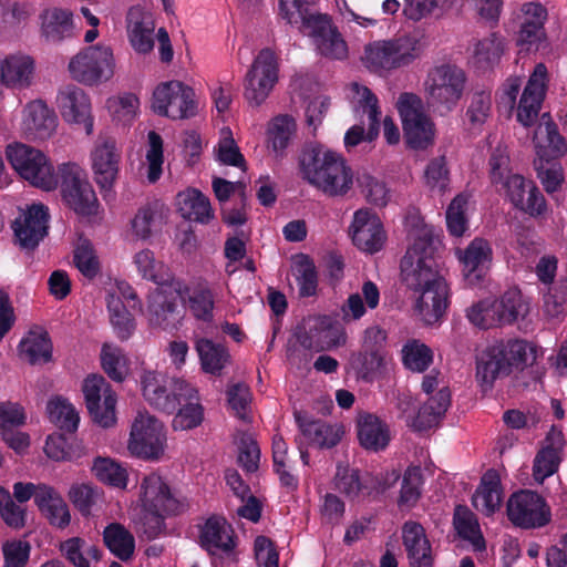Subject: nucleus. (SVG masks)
<instances>
[{
  "label": "nucleus",
  "mask_w": 567,
  "mask_h": 567,
  "mask_svg": "<svg viewBox=\"0 0 567 567\" xmlns=\"http://www.w3.org/2000/svg\"><path fill=\"white\" fill-rule=\"evenodd\" d=\"M402 543L411 567H432V549L424 527L414 520L402 526Z\"/></svg>",
  "instance_id": "31"
},
{
  "label": "nucleus",
  "mask_w": 567,
  "mask_h": 567,
  "mask_svg": "<svg viewBox=\"0 0 567 567\" xmlns=\"http://www.w3.org/2000/svg\"><path fill=\"white\" fill-rule=\"evenodd\" d=\"M278 6L280 18L305 35L323 16L307 0H279Z\"/></svg>",
  "instance_id": "35"
},
{
  "label": "nucleus",
  "mask_w": 567,
  "mask_h": 567,
  "mask_svg": "<svg viewBox=\"0 0 567 567\" xmlns=\"http://www.w3.org/2000/svg\"><path fill=\"white\" fill-rule=\"evenodd\" d=\"M186 292L188 287L179 279L158 285L147 299L146 317L150 324L164 330L176 328L181 318L177 301Z\"/></svg>",
  "instance_id": "8"
},
{
  "label": "nucleus",
  "mask_w": 567,
  "mask_h": 567,
  "mask_svg": "<svg viewBox=\"0 0 567 567\" xmlns=\"http://www.w3.org/2000/svg\"><path fill=\"white\" fill-rule=\"evenodd\" d=\"M114 69L113 51L103 44L82 50L69 63L72 78L86 85L109 81L114 74Z\"/></svg>",
  "instance_id": "9"
},
{
  "label": "nucleus",
  "mask_w": 567,
  "mask_h": 567,
  "mask_svg": "<svg viewBox=\"0 0 567 567\" xmlns=\"http://www.w3.org/2000/svg\"><path fill=\"white\" fill-rule=\"evenodd\" d=\"M41 37L48 43H60L74 35L72 12L61 8H49L41 16Z\"/></svg>",
  "instance_id": "32"
},
{
  "label": "nucleus",
  "mask_w": 567,
  "mask_h": 567,
  "mask_svg": "<svg viewBox=\"0 0 567 567\" xmlns=\"http://www.w3.org/2000/svg\"><path fill=\"white\" fill-rule=\"evenodd\" d=\"M165 440L163 424L157 419L138 414L131 427L128 450L138 457L157 460L164 452Z\"/></svg>",
  "instance_id": "16"
},
{
  "label": "nucleus",
  "mask_w": 567,
  "mask_h": 567,
  "mask_svg": "<svg viewBox=\"0 0 567 567\" xmlns=\"http://www.w3.org/2000/svg\"><path fill=\"white\" fill-rule=\"evenodd\" d=\"M196 350L206 373L220 375L223 369L230 363L228 350L223 344L215 343L209 339H199L196 342Z\"/></svg>",
  "instance_id": "43"
},
{
  "label": "nucleus",
  "mask_w": 567,
  "mask_h": 567,
  "mask_svg": "<svg viewBox=\"0 0 567 567\" xmlns=\"http://www.w3.org/2000/svg\"><path fill=\"white\" fill-rule=\"evenodd\" d=\"M188 305L197 319L209 321L213 318L215 305L214 292L206 284H198L188 296Z\"/></svg>",
  "instance_id": "59"
},
{
  "label": "nucleus",
  "mask_w": 567,
  "mask_h": 567,
  "mask_svg": "<svg viewBox=\"0 0 567 567\" xmlns=\"http://www.w3.org/2000/svg\"><path fill=\"white\" fill-rule=\"evenodd\" d=\"M6 155L16 172L32 186L52 190L58 186V176L44 153L23 143H12Z\"/></svg>",
  "instance_id": "4"
},
{
  "label": "nucleus",
  "mask_w": 567,
  "mask_h": 567,
  "mask_svg": "<svg viewBox=\"0 0 567 567\" xmlns=\"http://www.w3.org/2000/svg\"><path fill=\"white\" fill-rule=\"evenodd\" d=\"M303 178L328 197H343L353 185V172L346 159L320 146L303 150L300 157Z\"/></svg>",
  "instance_id": "2"
},
{
  "label": "nucleus",
  "mask_w": 567,
  "mask_h": 567,
  "mask_svg": "<svg viewBox=\"0 0 567 567\" xmlns=\"http://www.w3.org/2000/svg\"><path fill=\"white\" fill-rule=\"evenodd\" d=\"M501 184L506 188L507 196L515 207L530 216L545 213V197L532 181H526L522 175L512 174Z\"/></svg>",
  "instance_id": "25"
},
{
  "label": "nucleus",
  "mask_w": 567,
  "mask_h": 567,
  "mask_svg": "<svg viewBox=\"0 0 567 567\" xmlns=\"http://www.w3.org/2000/svg\"><path fill=\"white\" fill-rule=\"evenodd\" d=\"M358 184L369 203L379 207L388 204L389 190L382 181L368 173H362L358 176Z\"/></svg>",
  "instance_id": "64"
},
{
  "label": "nucleus",
  "mask_w": 567,
  "mask_h": 567,
  "mask_svg": "<svg viewBox=\"0 0 567 567\" xmlns=\"http://www.w3.org/2000/svg\"><path fill=\"white\" fill-rule=\"evenodd\" d=\"M419 56L417 41L408 35L375 41L365 47L363 61L373 72L391 71L412 63Z\"/></svg>",
  "instance_id": "6"
},
{
  "label": "nucleus",
  "mask_w": 567,
  "mask_h": 567,
  "mask_svg": "<svg viewBox=\"0 0 567 567\" xmlns=\"http://www.w3.org/2000/svg\"><path fill=\"white\" fill-rule=\"evenodd\" d=\"M504 52L503 38L493 32L474 43L473 62L478 69H488L498 63Z\"/></svg>",
  "instance_id": "46"
},
{
  "label": "nucleus",
  "mask_w": 567,
  "mask_h": 567,
  "mask_svg": "<svg viewBox=\"0 0 567 567\" xmlns=\"http://www.w3.org/2000/svg\"><path fill=\"white\" fill-rule=\"evenodd\" d=\"M47 411L51 422L69 433L76 431L80 416L74 406L62 398H55L48 402Z\"/></svg>",
  "instance_id": "55"
},
{
  "label": "nucleus",
  "mask_w": 567,
  "mask_h": 567,
  "mask_svg": "<svg viewBox=\"0 0 567 567\" xmlns=\"http://www.w3.org/2000/svg\"><path fill=\"white\" fill-rule=\"evenodd\" d=\"M56 125L54 111L43 101H32L24 107L22 130L28 138L47 140L55 132Z\"/></svg>",
  "instance_id": "29"
},
{
  "label": "nucleus",
  "mask_w": 567,
  "mask_h": 567,
  "mask_svg": "<svg viewBox=\"0 0 567 567\" xmlns=\"http://www.w3.org/2000/svg\"><path fill=\"white\" fill-rule=\"evenodd\" d=\"M141 501L145 511L177 515L185 505L171 492L166 482L156 473L145 476L141 484Z\"/></svg>",
  "instance_id": "21"
},
{
  "label": "nucleus",
  "mask_w": 567,
  "mask_h": 567,
  "mask_svg": "<svg viewBox=\"0 0 567 567\" xmlns=\"http://www.w3.org/2000/svg\"><path fill=\"white\" fill-rule=\"evenodd\" d=\"M164 384H173L176 390L184 391L182 394L186 399L195 395V388L187 381L178 378H172L159 371H144L141 375L142 393L146 401H156V391Z\"/></svg>",
  "instance_id": "42"
},
{
  "label": "nucleus",
  "mask_w": 567,
  "mask_h": 567,
  "mask_svg": "<svg viewBox=\"0 0 567 567\" xmlns=\"http://www.w3.org/2000/svg\"><path fill=\"white\" fill-rule=\"evenodd\" d=\"M295 337L308 351L321 352L337 346L336 331L327 317H310L298 326Z\"/></svg>",
  "instance_id": "27"
},
{
  "label": "nucleus",
  "mask_w": 567,
  "mask_h": 567,
  "mask_svg": "<svg viewBox=\"0 0 567 567\" xmlns=\"http://www.w3.org/2000/svg\"><path fill=\"white\" fill-rule=\"evenodd\" d=\"M496 307L502 324H511L518 319H524L529 312V306L517 289H509L503 293L499 300L496 299Z\"/></svg>",
  "instance_id": "50"
},
{
  "label": "nucleus",
  "mask_w": 567,
  "mask_h": 567,
  "mask_svg": "<svg viewBox=\"0 0 567 567\" xmlns=\"http://www.w3.org/2000/svg\"><path fill=\"white\" fill-rule=\"evenodd\" d=\"M152 109L172 120H184L197 112L194 90L179 81L159 84L153 93Z\"/></svg>",
  "instance_id": "14"
},
{
  "label": "nucleus",
  "mask_w": 567,
  "mask_h": 567,
  "mask_svg": "<svg viewBox=\"0 0 567 567\" xmlns=\"http://www.w3.org/2000/svg\"><path fill=\"white\" fill-rule=\"evenodd\" d=\"M466 83L464 71L451 64L433 68L424 82L429 103L437 109L451 111L461 100Z\"/></svg>",
  "instance_id": "7"
},
{
  "label": "nucleus",
  "mask_w": 567,
  "mask_h": 567,
  "mask_svg": "<svg viewBox=\"0 0 567 567\" xmlns=\"http://www.w3.org/2000/svg\"><path fill=\"white\" fill-rule=\"evenodd\" d=\"M546 136L547 143V155L550 158H559L567 153V142L565 138L558 133L557 125L551 122L549 115L544 114L542 116V122L539 123L535 137Z\"/></svg>",
  "instance_id": "60"
},
{
  "label": "nucleus",
  "mask_w": 567,
  "mask_h": 567,
  "mask_svg": "<svg viewBox=\"0 0 567 567\" xmlns=\"http://www.w3.org/2000/svg\"><path fill=\"white\" fill-rule=\"evenodd\" d=\"M56 103L66 122L83 125L87 134L93 132L91 102L82 89L75 85L62 87L58 93Z\"/></svg>",
  "instance_id": "24"
},
{
  "label": "nucleus",
  "mask_w": 567,
  "mask_h": 567,
  "mask_svg": "<svg viewBox=\"0 0 567 567\" xmlns=\"http://www.w3.org/2000/svg\"><path fill=\"white\" fill-rule=\"evenodd\" d=\"M451 404L449 388H441L431 396L413 415L415 410L413 398L406 392H400L396 396V409L405 417L406 424L415 431H426L436 426Z\"/></svg>",
  "instance_id": "13"
},
{
  "label": "nucleus",
  "mask_w": 567,
  "mask_h": 567,
  "mask_svg": "<svg viewBox=\"0 0 567 567\" xmlns=\"http://www.w3.org/2000/svg\"><path fill=\"white\" fill-rule=\"evenodd\" d=\"M134 264L141 276L146 280L153 281L156 286L168 282L171 279H176L162 270L164 268L163 265L155 260L154 254L150 249L138 251L134 256Z\"/></svg>",
  "instance_id": "58"
},
{
  "label": "nucleus",
  "mask_w": 567,
  "mask_h": 567,
  "mask_svg": "<svg viewBox=\"0 0 567 567\" xmlns=\"http://www.w3.org/2000/svg\"><path fill=\"white\" fill-rule=\"evenodd\" d=\"M547 81V68L544 63L536 64L519 100L517 121L524 126L534 124L543 102Z\"/></svg>",
  "instance_id": "26"
},
{
  "label": "nucleus",
  "mask_w": 567,
  "mask_h": 567,
  "mask_svg": "<svg viewBox=\"0 0 567 567\" xmlns=\"http://www.w3.org/2000/svg\"><path fill=\"white\" fill-rule=\"evenodd\" d=\"M503 501L501 477L497 471L488 470L472 497L473 506L485 515H492L499 509Z\"/></svg>",
  "instance_id": "36"
},
{
  "label": "nucleus",
  "mask_w": 567,
  "mask_h": 567,
  "mask_svg": "<svg viewBox=\"0 0 567 567\" xmlns=\"http://www.w3.org/2000/svg\"><path fill=\"white\" fill-rule=\"evenodd\" d=\"M293 275L299 285V295L301 297H311L316 295L318 275L316 266L309 256L303 254L296 256L293 262Z\"/></svg>",
  "instance_id": "56"
},
{
  "label": "nucleus",
  "mask_w": 567,
  "mask_h": 567,
  "mask_svg": "<svg viewBox=\"0 0 567 567\" xmlns=\"http://www.w3.org/2000/svg\"><path fill=\"white\" fill-rule=\"evenodd\" d=\"M351 234L353 244L369 254L379 251L385 241L380 218L369 209H359L354 213Z\"/></svg>",
  "instance_id": "23"
},
{
  "label": "nucleus",
  "mask_w": 567,
  "mask_h": 567,
  "mask_svg": "<svg viewBox=\"0 0 567 567\" xmlns=\"http://www.w3.org/2000/svg\"><path fill=\"white\" fill-rule=\"evenodd\" d=\"M101 363L107 377L115 382H123L128 374V359L123 350L116 346L103 344Z\"/></svg>",
  "instance_id": "51"
},
{
  "label": "nucleus",
  "mask_w": 567,
  "mask_h": 567,
  "mask_svg": "<svg viewBox=\"0 0 567 567\" xmlns=\"http://www.w3.org/2000/svg\"><path fill=\"white\" fill-rule=\"evenodd\" d=\"M56 176L62 200L70 209L81 216L96 213L99 200L84 169L75 163H63Z\"/></svg>",
  "instance_id": "5"
},
{
  "label": "nucleus",
  "mask_w": 567,
  "mask_h": 567,
  "mask_svg": "<svg viewBox=\"0 0 567 567\" xmlns=\"http://www.w3.org/2000/svg\"><path fill=\"white\" fill-rule=\"evenodd\" d=\"M121 154L114 140L99 137L92 151L95 181L102 189H111L118 173Z\"/></svg>",
  "instance_id": "28"
},
{
  "label": "nucleus",
  "mask_w": 567,
  "mask_h": 567,
  "mask_svg": "<svg viewBox=\"0 0 567 567\" xmlns=\"http://www.w3.org/2000/svg\"><path fill=\"white\" fill-rule=\"evenodd\" d=\"M453 525L460 537L471 542L477 549L484 547V539L480 530L477 518L466 506H456Z\"/></svg>",
  "instance_id": "48"
},
{
  "label": "nucleus",
  "mask_w": 567,
  "mask_h": 567,
  "mask_svg": "<svg viewBox=\"0 0 567 567\" xmlns=\"http://www.w3.org/2000/svg\"><path fill=\"white\" fill-rule=\"evenodd\" d=\"M402 361L413 372H424L433 362V352L419 340H410L402 348Z\"/></svg>",
  "instance_id": "57"
},
{
  "label": "nucleus",
  "mask_w": 567,
  "mask_h": 567,
  "mask_svg": "<svg viewBox=\"0 0 567 567\" xmlns=\"http://www.w3.org/2000/svg\"><path fill=\"white\" fill-rule=\"evenodd\" d=\"M466 317L472 324L480 329H489L502 324L496 299L486 298L473 303L466 310Z\"/></svg>",
  "instance_id": "53"
},
{
  "label": "nucleus",
  "mask_w": 567,
  "mask_h": 567,
  "mask_svg": "<svg viewBox=\"0 0 567 567\" xmlns=\"http://www.w3.org/2000/svg\"><path fill=\"white\" fill-rule=\"evenodd\" d=\"M507 516L516 526L534 528L548 523L549 511L543 497L536 492L519 491L507 502Z\"/></svg>",
  "instance_id": "18"
},
{
  "label": "nucleus",
  "mask_w": 567,
  "mask_h": 567,
  "mask_svg": "<svg viewBox=\"0 0 567 567\" xmlns=\"http://www.w3.org/2000/svg\"><path fill=\"white\" fill-rule=\"evenodd\" d=\"M175 412L176 414L172 421V426L175 431L192 430L200 425L204 419V409L199 403L196 389L195 395L184 399L182 405Z\"/></svg>",
  "instance_id": "52"
},
{
  "label": "nucleus",
  "mask_w": 567,
  "mask_h": 567,
  "mask_svg": "<svg viewBox=\"0 0 567 567\" xmlns=\"http://www.w3.org/2000/svg\"><path fill=\"white\" fill-rule=\"evenodd\" d=\"M178 206L182 216L188 220L208 223L213 217L209 199L197 189L179 193Z\"/></svg>",
  "instance_id": "45"
},
{
  "label": "nucleus",
  "mask_w": 567,
  "mask_h": 567,
  "mask_svg": "<svg viewBox=\"0 0 567 567\" xmlns=\"http://www.w3.org/2000/svg\"><path fill=\"white\" fill-rule=\"evenodd\" d=\"M402 118L406 143L414 150H424L433 143L434 125L422 110L421 99L413 93H402L396 102Z\"/></svg>",
  "instance_id": "10"
},
{
  "label": "nucleus",
  "mask_w": 567,
  "mask_h": 567,
  "mask_svg": "<svg viewBox=\"0 0 567 567\" xmlns=\"http://www.w3.org/2000/svg\"><path fill=\"white\" fill-rule=\"evenodd\" d=\"M370 481L368 476L362 477L358 470L339 464L337 466L333 484L337 491L354 499L361 495L371 494V487L369 486Z\"/></svg>",
  "instance_id": "44"
},
{
  "label": "nucleus",
  "mask_w": 567,
  "mask_h": 567,
  "mask_svg": "<svg viewBox=\"0 0 567 567\" xmlns=\"http://www.w3.org/2000/svg\"><path fill=\"white\" fill-rule=\"evenodd\" d=\"M522 13L515 39L519 52L550 54L553 50L545 30L547 10L539 3L528 2L523 4Z\"/></svg>",
  "instance_id": "15"
},
{
  "label": "nucleus",
  "mask_w": 567,
  "mask_h": 567,
  "mask_svg": "<svg viewBox=\"0 0 567 567\" xmlns=\"http://www.w3.org/2000/svg\"><path fill=\"white\" fill-rule=\"evenodd\" d=\"M422 473L419 466L408 467L403 475L399 505L412 507L421 496Z\"/></svg>",
  "instance_id": "62"
},
{
  "label": "nucleus",
  "mask_w": 567,
  "mask_h": 567,
  "mask_svg": "<svg viewBox=\"0 0 567 567\" xmlns=\"http://www.w3.org/2000/svg\"><path fill=\"white\" fill-rule=\"evenodd\" d=\"M92 470L102 483L124 488L126 486L127 473L124 467L109 457H97Z\"/></svg>",
  "instance_id": "61"
},
{
  "label": "nucleus",
  "mask_w": 567,
  "mask_h": 567,
  "mask_svg": "<svg viewBox=\"0 0 567 567\" xmlns=\"http://www.w3.org/2000/svg\"><path fill=\"white\" fill-rule=\"evenodd\" d=\"M103 542L110 551L122 561L130 560L134 555L135 538L120 523H111L104 528Z\"/></svg>",
  "instance_id": "41"
},
{
  "label": "nucleus",
  "mask_w": 567,
  "mask_h": 567,
  "mask_svg": "<svg viewBox=\"0 0 567 567\" xmlns=\"http://www.w3.org/2000/svg\"><path fill=\"white\" fill-rule=\"evenodd\" d=\"M296 133V122L289 115L275 117L268 127V142L272 151L282 156Z\"/></svg>",
  "instance_id": "49"
},
{
  "label": "nucleus",
  "mask_w": 567,
  "mask_h": 567,
  "mask_svg": "<svg viewBox=\"0 0 567 567\" xmlns=\"http://www.w3.org/2000/svg\"><path fill=\"white\" fill-rule=\"evenodd\" d=\"M536 360V350L524 340L499 341L487 347L476 358V381L483 392L492 390L495 381L523 370Z\"/></svg>",
  "instance_id": "3"
},
{
  "label": "nucleus",
  "mask_w": 567,
  "mask_h": 567,
  "mask_svg": "<svg viewBox=\"0 0 567 567\" xmlns=\"http://www.w3.org/2000/svg\"><path fill=\"white\" fill-rule=\"evenodd\" d=\"M306 35L312 39L319 53L326 58L341 60L348 54L346 41L327 14L319 18Z\"/></svg>",
  "instance_id": "30"
},
{
  "label": "nucleus",
  "mask_w": 567,
  "mask_h": 567,
  "mask_svg": "<svg viewBox=\"0 0 567 567\" xmlns=\"http://www.w3.org/2000/svg\"><path fill=\"white\" fill-rule=\"evenodd\" d=\"M34 71L33 60L25 54H11L0 63V82L7 87L24 89L30 86Z\"/></svg>",
  "instance_id": "33"
},
{
  "label": "nucleus",
  "mask_w": 567,
  "mask_h": 567,
  "mask_svg": "<svg viewBox=\"0 0 567 567\" xmlns=\"http://www.w3.org/2000/svg\"><path fill=\"white\" fill-rule=\"evenodd\" d=\"M426 243L416 240L401 260V277L405 286L420 292L415 312L425 324H434L449 306V286L436 260L426 252Z\"/></svg>",
  "instance_id": "1"
},
{
  "label": "nucleus",
  "mask_w": 567,
  "mask_h": 567,
  "mask_svg": "<svg viewBox=\"0 0 567 567\" xmlns=\"http://www.w3.org/2000/svg\"><path fill=\"white\" fill-rule=\"evenodd\" d=\"M19 355L32 365L44 364L52 359V342L44 330H30L20 341Z\"/></svg>",
  "instance_id": "38"
},
{
  "label": "nucleus",
  "mask_w": 567,
  "mask_h": 567,
  "mask_svg": "<svg viewBox=\"0 0 567 567\" xmlns=\"http://www.w3.org/2000/svg\"><path fill=\"white\" fill-rule=\"evenodd\" d=\"M351 90L355 94V111L362 112L368 115L369 127L368 132H364L363 126L353 125L348 130L344 135V145L347 150H350L362 141H373L379 135V106L378 97L367 86H362L358 83H351Z\"/></svg>",
  "instance_id": "19"
},
{
  "label": "nucleus",
  "mask_w": 567,
  "mask_h": 567,
  "mask_svg": "<svg viewBox=\"0 0 567 567\" xmlns=\"http://www.w3.org/2000/svg\"><path fill=\"white\" fill-rule=\"evenodd\" d=\"M295 417L302 435L310 444L320 449H331L340 442L342 435L340 427L321 420L309 419L301 412H296Z\"/></svg>",
  "instance_id": "34"
},
{
  "label": "nucleus",
  "mask_w": 567,
  "mask_h": 567,
  "mask_svg": "<svg viewBox=\"0 0 567 567\" xmlns=\"http://www.w3.org/2000/svg\"><path fill=\"white\" fill-rule=\"evenodd\" d=\"M127 32L130 43L138 53H148L154 48V22L150 16H143L138 11H130L127 17Z\"/></svg>",
  "instance_id": "40"
},
{
  "label": "nucleus",
  "mask_w": 567,
  "mask_h": 567,
  "mask_svg": "<svg viewBox=\"0 0 567 567\" xmlns=\"http://www.w3.org/2000/svg\"><path fill=\"white\" fill-rule=\"evenodd\" d=\"M74 264L87 279H93L100 272V262L90 241L82 240L74 250Z\"/></svg>",
  "instance_id": "63"
},
{
  "label": "nucleus",
  "mask_w": 567,
  "mask_h": 567,
  "mask_svg": "<svg viewBox=\"0 0 567 567\" xmlns=\"http://www.w3.org/2000/svg\"><path fill=\"white\" fill-rule=\"evenodd\" d=\"M385 354L360 350L350 357V365L358 378L371 382L381 371L384 364Z\"/></svg>",
  "instance_id": "54"
},
{
  "label": "nucleus",
  "mask_w": 567,
  "mask_h": 567,
  "mask_svg": "<svg viewBox=\"0 0 567 567\" xmlns=\"http://www.w3.org/2000/svg\"><path fill=\"white\" fill-rule=\"evenodd\" d=\"M163 225V205L157 200L138 208L131 220L132 233L135 238L141 240H146L159 233Z\"/></svg>",
  "instance_id": "37"
},
{
  "label": "nucleus",
  "mask_w": 567,
  "mask_h": 567,
  "mask_svg": "<svg viewBox=\"0 0 567 567\" xmlns=\"http://www.w3.org/2000/svg\"><path fill=\"white\" fill-rule=\"evenodd\" d=\"M107 309L111 324L117 338L122 341L130 339L136 328V324L133 316L126 309L121 298L109 295Z\"/></svg>",
  "instance_id": "47"
},
{
  "label": "nucleus",
  "mask_w": 567,
  "mask_h": 567,
  "mask_svg": "<svg viewBox=\"0 0 567 567\" xmlns=\"http://www.w3.org/2000/svg\"><path fill=\"white\" fill-rule=\"evenodd\" d=\"M49 213L42 204H32L12 224L16 243L23 250H34L48 235Z\"/></svg>",
  "instance_id": "20"
},
{
  "label": "nucleus",
  "mask_w": 567,
  "mask_h": 567,
  "mask_svg": "<svg viewBox=\"0 0 567 567\" xmlns=\"http://www.w3.org/2000/svg\"><path fill=\"white\" fill-rule=\"evenodd\" d=\"M199 544L212 558L213 567H225L236 561L235 533L224 517H209L199 530Z\"/></svg>",
  "instance_id": "11"
},
{
  "label": "nucleus",
  "mask_w": 567,
  "mask_h": 567,
  "mask_svg": "<svg viewBox=\"0 0 567 567\" xmlns=\"http://www.w3.org/2000/svg\"><path fill=\"white\" fill-rule=\"evenodd\" d=\"M358 437L361 446L374 452L385 449L390 442L386 424L373 414L360 416L358 420Z\"/></svg>",
  "instance_id": "39"
},
{
  "label": "nucleus",
  "mask_w": 567,
  "mask_h": 567,
  "mask_svg": "<svg viewBox=\"0 0 567 567\" xmlns=\"http://www.w3.org/2000/svg\"><path fill=\"white\" fill-rule=\"evenodd\" d=\"M278 81V63L270 49H262L254 59L244 79V96L252 106L261 105Z\"/></svg>",
  "instance_id": "12"
},
{
  "label": "nucleus",
  "mask_w": 567,
  "mask_h": 567,
  "mask_svg": "<svg viewBox=\"0 0 567 567\" xmlns=\"http://www.w3.org/2000/svg\"><path fill=\"white\" fill-rule=\"evenodd\" d=\"M456 256L462 264L465 281L475 286L485 278L492 262L493 250L486 239L476 237L465 249H457Z\"/></svg>",
  "instance_id": "22"
},
{
  "label": "nucleus",
  "mask_w": 567,
  "mask_h": 567,
  "mask_svg": "<svg viewBox=\"0 0 567 567\" xmlns=\"http://www.w3.org/2000/svg\"><path fill=\"white\" fill-rule=\"evenodd\" d=\"M85 404L92 420L103 427L115 421L116 395L102 375L87 377L83 383Z\"/></svg>",
  "instance_id": "17"
}]
</instances>
